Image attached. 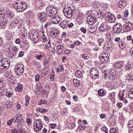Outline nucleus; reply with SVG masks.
<instances>
[{
    "label": "nucleus",
    "instance_id": "nucleus-63",
    "mask_svg": "<svg viewBox=\"0 0 133 133\" xmlns=\"http://www.w3.org/2000/svg\"><path fill=\"white\" fill-rule=\"evenodd\" d=\"M24 54V52L22 51H21L19 52L18 56L19 57H22Z\"/></svg>",
    "mask_w": 133,
    "mask_h": 133
},
{
    "label": "nucleus",
    "instance_id": "nucleus-1",
    "mask_svg": "<svg viewBox=\"0 0 133 133\" xmlns=\"http://www.w3.org/2000/svg\"><path fill=\"white\" fill-rule=\"evenodd\" d=\"M63 12L66 17L70 18L75 13L70 7L65 6L63 10Z\"/></svg>",
    "mask_w": 133,
    "mask_h": 133
},
{
    "label": "nucleus",
    "instance_id": "nucleus-32",
    "mask_svg": "<svg viewBox=\"0 0 133 133\" xmlns=\"http://www.w3.org/2000/svg\"><path fill=\"white\" fill-rule=\"evenodd\" d=\"M37 111H38L42 113H45V112H47L48 111L47 109L44 108H39L36 109Z\"/></svg>",
    "mask_w": 133,
    "mask_h": 133
},
{
    "label": "nucleus",
    "instance_id": "nucleus-7",
    "mask_svg": "<svg viewBox=\"0 0 133 133\" xmlns=\"http://www.w3.org/2000/svg\"><path fill=\"white\" fill-rule=\"evenodd\" d=\"M24 66L22 64H19L16 66L15 69L16 74L18 75H22L24 71Z\"/></svg>",
    "mask_w": 133,
    "mask_h": 133
},
{
    "label": "nucleus",
    "instance_id": "nucleus-41",
    "mask_svg": "<svg viewBox=\"0 0 133 133\" xmlns=\"http://www.w3.org/2000/svg\"><path fill=\"white\" fill-rule=\"evenodd\" d=\"M25 100L26 103L25 104V105L27 106L29 103L30 100V97L28 95L26 96Z\"/></svg>",
    "mask_w": 133,
    "mask_h": 133
},
{
    "label": "nucleus",
    "instance_id": "nucleus-52",
    "mask_svg": "<svg viewBox=\"0 0 133 133\" xmlns=\"http://www.w3.org/2000/svg\"><path fill=\"white\" fill-rule=\"evenodd\" d=\"M50 42V41L49 40L47 44H45V46L46 47V49H49V48L51 47V45Z\"/></svg>",
    "mask_w": 133,
    "mask_h": 133
},
{
    "label": "nucleus",
    "instance_id": "nucleus-42",
    "mask_svg": "<svg viewBox=\"0 0 133 133\" xmlns=\"http://www.w3.org/2000/svg\"><path fill=\"white\" fill-rule=\"evenodd\" d=\"M127 126L129 128H132L133 127V120H131L128 122Z\"/></svg>",
    "mask_w": 133,
    "mask_h": 133
},
{
    "label": "nucleus",
    "instance_id": "nucleus-2",
    "mask_svg": "<svg viewBox=\"0 0 133 133\" xmlns=\"http://www.w3.org/2000/svg\"><path fill=\"white\" fill-rule=\"evenodd\" d=\"M46 9V14L48 16H52L56 15L57 13L56 9L52 6H48Z\"/></svg>",
    "mask_w": 133,
    "mask_h": 133
},
{
    "label": "nucleus",
    "instance_id": "nucleus-47",
    "mask_svg": "<svg viewBox=\"0 0 133 133\" xmlns=\"http://www.w3.org/2000/svg\"><path fill=\"white\" fill-rule=\"evenodd\" d=\"M5 85V84L2 80H0V88H1L4 87Z\"/></svg>",
    "mask_w": 133,
    "mask_h": 133
},
{
    "label": "nucleus",
    "instance_id": "nucleus-4",
    "mask_svg": "<svg viewBox=\"0 0 133 133\" xmlns=\"http://www.w3.org/2000/svg\"><path fill=\"white\" fill-rule=\"evenodd\" d=\"M34 129L36 131L41 130L43 128L42 122L41 121V119L36 120L34 122Z\"/></svg>",
    "mask_w": 133,
    "mask_h": 133
},
{
    "label": "nucleus",
    "instance_id": "nucleus-38",
    "mask_svg": "<svg viewBox=\"0 0 133 133\" xmlns=\"http://www.w3.org/2000/svg\"><path fill=\"white\" fill-rule=\"evenodd\" d=\"M128 95L130 98H133V89L130 90L128 93Z\"/></svg>",
    "mask_w": 133,
    "mask_h": 133
},
{
    "label": "nucleus",
    "instance_id": "nucleus-62",
    "mask_svg": "<svg viewBox=\"0 0 133 133\" xmlns=\"http://www.w3.org/2000/svg\"><path fill=\"white\" fill-rule=\"evenodd\" d=\"M100 117L102 119L106 118V114H102L100 115Z\"/></svg>",
    "mask_w": 133,
    "mask_h": 133
},
{
    "label": "nucleus",
    "instance_id": "nucleus-9",
    "mask_svg": "<svg viewBox=\"0 0 133 133\" xmlns=\"http://www.w3.org/2000/svg\"><path fill=\"white\" fill-rule=\"evenodd\" d=\"M47 15L44 13H39L38 14V18L39 20H41L42 22H47L46 19Z\"/></svg>",
    "mask_w": 133,
    "mask_h": 133
},
{
    "label": "nucleus",
    "instance_id": "nucleus-64",
    "mask_svg": "<svg viewBox=\"0 0 133 133\" xmlns=\"http://www.w3.org/2000/svg\"><path fill=\"white\" fill-rule=\"evenodd\" d=\"M61 89L62 91L63 92H65V91L66 90V89L64 86H62L61 87Z\"/></svg>",
    "mask_w": 133,
    "mask_h": 133
},
{
    "label": "nucleus",
    "instance_id": "nucleus-6",
    "mask_svg": "<svg viewBox=\"0 0 133 133\" xmlns=\"http://www.w3.org/2000/svg\"><path fill=\"white\" fill-rule=\"evenodd\" d=\"M98 14V13L96 12L95 13L89 15L87 18V21L88 23L90 25L93 24L94 22L96 19V16L95 15Z\"/></svg>",
    "mask_w": 133,
    "mask_h": 133
},
{
    "label": "nucleus",
    "instance_id": "nucleus-57",
    "mask_svg": "<svg viewBox=\"0 0 133 133\" xmlns=\"http://www.w3.org/2000/svg\"><path fill=\"white\" fill-rule=\"evenodd\" d=\"M42 57V56L41 55H36L35 57L37 59L40 60L41 59V58Z\"/></svg>",
    "mask_w": 133,
    "mask_h": 133
},
{
    "label": "nucleus",
    "instance_id": "nucleus-16",
    "mask_svg": "<svg viewBox=\"0 0 133 133\" xmlns=\"http://www.w3.org/2000/svg\"><path fill=\"white\" fill-rule=\"evenodd\" d=\"M108 55L106 54H104L103 55L100 56V59L101 62L103 63L107 62L108 61L109 57Z\"/></svg>",
    "mask_w": 133,
    "mask_h": 133
},
{
    "label": "nucleus",
    "instance_id": "nucleus-45",
    "mask_svg": "<svg viewBox=\"0 0 133 133\" xmlns=\"http://www.w3.org/2000/svg\"><path fill=\"white\" fill-rule=\"evenodd\" d=\"M12 106V104L10 102H9L8 104H5V107L8 109L11 108Z\"/></svg>",
    "mask_w": 133,
    "mask_h": 133
},
{
    "label": "nucleus",
    "instance_id": "nucleus-10",
    "mask_svg": "<svg viewBox=\"0 0 133 133\" xmlns=\"http://www.w3.org/2000/svg\"><path fill=\"white\" fill-rule=\"evenodd\" d=\"M122 26L119 24H117L113 28V31L114 33L119 34L122 31Z\"/></svg>",
    "mask_w": 133,
    "mask_h": 133
},
{
    "label": "nucleus",
    "instance_id": "nucleus-50",
    "mask_svg": "<svg viewBox=\"0 0 133 133\" xmlns=\"http://www.w3.org/2000/svg\"><path fill=\"white\" fill-rule=\"evenodd\" d=\"M101 129L104 131L105 133H108V129L105 126H103L102 127Z\"/></svg>",
    "mask_w": 133,
    "mask_h": 133
},
{
    "label": "nucleus",
    "instance_id": "nucleus-12",
    "mask_svg": "<svg viewBox=\"0 0 133 133\" xmlns=\"http://www.w3.org/2000/svg\"><path fill=\"white\" fill-rule=\"evenodd\" d=\"M13 6L14 8L16 9L17 11L19 12H22L21 9V5L20 2H15L13 3Z\"/></svg>",
    "mask_w": 133,
    "mask_h": 133
},
{
    "label": "nucleus",
    "instance_id": "nucleus-22",
    "mask_svg": "<svg viewBox=\"0 0 133 133\" xmlns=\"http://www.w3.org/2000/svg\"><path fill=\"white\" fill-rule=\"evenodd\" d=\"M15 90L16 91L21 92L23 90L22 85L19 83H18L17 85V86L15 88Z\"/></svg>",
    "mask_w": 133,
    "mask_h": 133
},
{
    "label": "nucleus",
    "instance_id": "nucleus-53",
    "mask_svg": "<svg viewBox=\"0 0 133 133\" xmlns=\"http://www.w3.org/2000/svg\"><path fill=\"white\" fill-rule=\"evenodd\" d=\"M109 74H116V72L113 69H111L109 70Z\"/></svg>",
    "mask_w": 133,
    "mask_h": 133
},
{
    "label": "nucleus",
    "instance_id": "nucleus-3",
    "mask_svg": "<svg viewBox=\"0 0 133 133\" xmlns=\"http://www.w3.org/2000/svg\"><path fill=\"white\" fill-rule=\"evenodd\" d=\"M30 38L31 39L35 42L38 41L39 39L37 32L35 30H30L29 33Z\"/></svg>",
    "mask_w": 133,
    "mask_h": 133
},
{
    "label": "nucleus",
    "instance_id": "nucleus-48",
    "mask_svg": "<svg viewBox=\"0 0 133 133\" xmlns=\"http://www.w3.org/2000/svg\"><path fill=\"white\" fill-rule=\"evenodd\" d=\"M109 74V77L111 80H114L115 79V77L116 74Z\"/></svg>",
    "mask_w": 133,
    "mask_h": 133
},
{
    "label": "nucleus",
    "instance_id": "nucleus-15",
    "mask_svg": "<svg viewBox=\"0 0 133 133\" xmlns=\"http://www.w3.org/2000/svg\"><path fill=\"white\" fill-rule=\"evenodd\" d=\"M108 26L105 22H104L100 25L99 27L100 31L102 32H103L107 30Z\"/></svg>",
    "mask_w": 133,
    "mask_h": 133
},
{
    "label": "nucleus",
    "instance_id": "nucleus-31",
    "mask_svg": "<svg viewBox=\"0 0 133 133\" xmlns=\"http://www.w3.org/2000/svg\"><path fill=\"white\" fill-rule=\"evenodd\" d=\"M73 82L76 87H78L80 84V81L77 79H74L73 80Z\"/></svg>",
    "mask_w": 133,
    "mask_h": 133
},
{
    "label": "nucleus",
    "instance_id": "nucleus-26",
    "mask_svg": "<svg viewBox=\"0 0 133 133\" xmlns=\"http://www.w3.org/2000/svg\"><path fill=\"white\" fill-rule=\"evenodd\" d=\"M6 17L10 18L11 19L14 16V14L12 12H8L5 13Z\"/></svg>",
    "mask_w": 133,
    "mask_h": 133
},
{
    "label": "nucleus",
    "instance_id": "nucleus-27",
    "mask_svg": "<svg viewBox=\"0 0 133 133\" xmlns=\"http://www.w3.org/2000/svg\"><path fill=\"white\" fill-rule=\"evenodd\" d=\"M12 51L15 52V53L13 54V56H15L17 54V52L19 51V48L18 46H13L12 48Z\"/></svg>",
    "mask_w": 133,
    "mask_h": 133
},
{
    "label": "nucleus",
    "instance_id": "nucleus-36",
    "mask_svg": "<svg viewBox=\"0 0 133 133\" xmlns=\"http://www.w3.org/2000/svg\"><path fill=\"white\" fill-rule=\"evenodd\" d=\"M22 131L21 130H17L15 128L14 129L11 131V133H22Z\"/></svg>",
    "mask_w": 133,
    "mask_h": 133
},
{
    "label": "nucleus",
    "instance_id": "nucleus-17",
    "mask_svg": "<svg viewBox=\"0 0 133 133\" xmlns=\"http://www.w3.org/2000/svg\"><path fill=\"white\" fill-rule=\"evenodd\" d=\"M125 64L124 62H116L114 65V66L118 69H121Z\"/></svg>",
    "mask_w": 133,
    "mask_h": 133
},
{
    "label": "nucleus",
    "instance_id": "nucleus-34",
    "mask_svg": "<svg viewBox=\"0 0 133 133\" xmlns=\"http://www.w3.org/2000/svg\"><path fill=\"white\" fill-rule=\"evenodd\" d=\"M6 24V20L4 21L3 18H1L0 19V25L3 26L5 25Z\"/></svg>",
    "mask_w": 133,
    "mask_h": 133
},
{
    "label": "nucleus",
    "instance_id": "nucleus-46",
    "mask_svg": "<svg viewBox=\"0 0 133 133\" xmlns=\"http://www.w3.org/2000/svg\"><path fill=\"white\" fill-rule=\"evenodd\" d=\"M46 101L45 100H43L41 99L38 102V104L39 105H41L43 104H46Z\"/></svg>",
    "mask_w": 133,
    "mask_h": 133
},
{
    "label": "nucleus",
    "instance_id": "nucleus-30",
    "mask_svg": "<svg viewBox=\"0 0 133 133\" xmlns=\"http://www.w3.org/2000/svg\"><path fill=\"white\" fill-rule=\"evenodd\" d=\"M5 94L6 97L10 98L13 95L14 93L13 92L7 91L6 92H5Z\"/></svg>",
    "mask_w": 133,
    "mask_h": 133
},
{
    "label": "nucleus",
    "instance_id": "nucleus-13",
    "mask_svg": "<svg viewBox=\"0 0 133 133\" xmlns=\"http://www.w3.org/2000/svg\"><path fill=\"white\" fill-rule=\"evenodd\" d=\"M107 16L110 23H113L115 21V18L114 15L110 13H108L107 15Z\"/></svg>",
    "mask_w": 133,
    "mask_h": 133
},
{
    "label": "nucleus",
    "instance_id": "nucleus-43",
    "mask_svg": "<svg viewBox=\"0 0 133 133\" xmlns=\"http://www.w3.org/2000/svg\"><path fill=\"white\" fill-rule=\"evenodd\" d=\"M88 30L91 33L94 32L96 31L94 29V28L93 26H92L91 27H89L88 29Z\"/></svg>",
    "mask_w": 133,
    "mask_h": 133
},
{
    "label": "nucleus",
    "instance_id": "nucleus-23",
    "mask_svg": "<svg viewBox=\"0 0 133 133\" xmlns=\"http://www.w3.org/2000/svg\"><path fill=\"white\" fill-rule=\"evenodd\" d=\"M15 116L16 117V120L18 121L17 122H18V123H19V122L21 123L23 121V119L22 118L21 114H17L15 115Z\"/></svg>",
    "mask_w": 133,
    "mask_h": 133
},
{
    "label": "nucleus",
    "instance_id": "nucleus-54",
    "mask_svg": "<svg viewBox=\"0 0 133 133\" xmlns=\"http://www.w3.org/2000/svg\"><path fill=\"white\" fill-rule=\"evenodd\" d=\"M81 42L78 41H76L75 43V45L77 46L80 45L81 44Z\"/></svg>",
    "mask_w": 133,
    "mask_h": 133
},
{
    "label": "nucleus",
    "instance_id": "nucleus-24",
    "mask_svg": "<svg viewBox=\"0 0 133 133\" xmlns=\"http://www.w3.org/2000/svg\"><path fill=\"white\" fill-rule=\"evenodd\" d=\"M125 69L126 71L131 72L133 70V67L131 64H128L126 65Z\"/></svg>",
    "mask_w": 133,
    "mask_h": 133
},
{
    "label": "nucleus",
    "instance_id": "nucleus-61",
    "mask_svg": "<svg viewBox=\"0 0 133 133\" xmlns=\"http://www.w3.org/2000/svg\"><path fill=\"white\" fill-rule=\"evenodd\" d=\"M31 121L32 120L31 119L28 118L27 119L26 122L28 125H29L31 124Z\"/></svg>",
    "mask_w": 133,
    "mask_h": 133
},
{
    "label": "nucleus",
    "instance_id": "nucleus-11",
    "mask_svg": "<svg viewBox=\"0 0 133 133\" xmlns=\"http://www.w3.org/2000/svg\"><path fill=\"white\" fill-rule=\"evenodd\" d=\"M127 1L121 0L119 1L117 4V6L121 9H123L127 4Z\"/></svg>",
    "mask_w": 133,
    "mask_h": 133
},
{
    "label": "nucleus",
    "instance_id": "nucleus-59",
    "mask_svg": "<svg viewBox=\"0 0 133 133\" xmlns=\"http://www.w3.org/2000/svg\"><path fill=\"white\" fill-rule=\"evenodd\" d=\"M115 96V93L114 92L112 93L110 95V96L109 97V98H114Z\"/></svg>",
    "mask_w": 133,
    "mask_h": 133
},
{
    "label": "nucleus",
    "instance_id": "nucleus-8",
    "mask_svg": "<svg viewBox=\"0 0 133 133\" xmlns=\"http://www.w3.org/2000/svg\"><path fill=\"white\" fill-rule=\"evenodd\" d=\"M90 75L93 79H96L98 76L99 72L96 68H93L91 69Z\"/></svg>",
    "mask_w": 133,
    "mask_h": 133
},
{
    "label": "nucleus",
    "instance_id": "nucleus-19",
    "mask_svg": "<svg viewBox=\"0 0 133 133\" xmlns=\"http://www.w3.org/2000/svg\"><path fill=\"white\" fill-rule=\"evenodd\" d=\"M125 26V28L123 30L125 32L130 31L133 28V25H132L130 23L126 24Z\"/></svg>",
    "mask_w": 133,
    "mask_h": 133
},
{
    "label": "nucleus",
    "instance_id": "nucleus-55",
    "mask_svg": "<svg viewBox=\"0 0 133 133\" xmlns=\"http://www.w3.org/2000/svg\"><path fill=\"white\" fill-rule=\"evenodd\" d=\"M40 77V75L38 74H37L36 75L35 81H38L39 80V77Z\"/></svg>",
    "mask_w": 133,
    "mask_h": 133
},
{
    "label": "nucleus",
    "instance_id": "nucleus-5",
    "mask_svg": "<svg viewBox=\"0 0 133 133\" xmlns=\"http://www.w3.org/2000/svg\"><path fill=\"white\" fill-rule=\"evenodd\" d=\"M9 60L7 58H4L0 62V69H3L8 68L9 66Z\"/></svg>",
    "mask_w": 133,
    "mask_h": 133
},
{
    "label": "nucleus",
    "instance_id": "nucleus-49",
    "mask_svg": "<svg viewBox=\"0 0 133 133\" xmlns=\"http://www.w3.org/2000/svg\"><path fill=\"white\" fill-rule=\"evenodd\" d=\"M110 133H117L116 129L114 128H112L110 129Z\"/></svg>",
    "mask_w": 133,
    "mask_h": 133
},
{
    "label": "nucleus",
    "instance_id": "nucleus-28",
    "mask_svg": "<svg viewBox=\"0 0 133 133\" xmlns=\"http://www.w3.org/2000/svg\"><path fill=\"white\" fill-rule=\"evenodd\" d=\"M98 95L101 97L104 96L105 95L106 93L102 89H100L98 92Z\"/></svg>",
    "mask_w": 133,
    "mask_h": 133
},
{
    "label": "nucleus",
    "instance_id": "nucleus-44",
    "mask_svg": "<svg viewBox=\"0 0 133 133\" xmlns=\"http://www.w3.org/2000/svg\"><path fill=\"white\" fill-rule=\"evenodd\" d=\"M46 23L44 25V28L45 29L47 28L48 26H49L50 25L51 23V21H48L47 19V22H46Z\"/></svg>",
    "mask_w": 133,
    "mask_h": 133
},
{
    "label": "nucleus",
    "instance_id": "nucleus-21",
    "mask_svg": "<svg viewBox=\"0 0 133 133\" xmlns=\"http://www.w3.org/2000/svg\"><path fill=\"white\" fill-rule=\"evenodd\" d=\"M68 22L65 20H64L60 23L59 25L62 28L64 29L68 26Z\"/></svg>",
    "mask_w": 133,
    "mask_h": 133
},
{
    "label": "nucleus",
    "instance_id": "nucleus-39",
    "mask_svg": "<svg viewBox=\"0 0 133 133\" xmlns=\"http://www.w3.org/2000/svg\"><path fill=\"white\" fill-rule=\"evenodd\" d=\"M31 13L30 12H28L25 13V16L28 18L30 19L31 17Z\"/></svg>",
    "mask_w": 133,
    "mask_h": 133
},
{
    "label": "nucleus",
    "instance_id": "nucleus-18",
    "mask_svg": "<svg viewBox=\"0 0 133 133\" xmlns=\"http://www.w3.org/2000/svg\"><path fill=\"white\" fill-rule=\"evenodd\" d=\"M60 21V19L58 16H55L53 17L51 19V23L54 24H57Z\"/></svg>",
    "mask_w": 133,
    "mask_h": 133
},
{
    "label": "nucleus",
    "instance_id": "nucleus-33",
    "mask_svg": "<svg viewBox=\"0 0 133 133\" xmlns=\"http://www.w3.org/2000/svg\"><path fill=\"white\" fill-rule=\"evenodd\" d=\"M118 46L120 48L122 49H123L126 47V45L124 42H119Z\"/></svg>",
    "mask_w": 133,
    "mask_h": 133
},
{
    "label": "nucleus",
    "instance_id": "nucleus-58",
    "mask_svg": "<svg viewBox=\"0 0 133 133\" xmlns=\"http://www.w3.org/2000/svg\"><path fill=\"white\" fill-rule=\"evenodd\" d=\"M129 14V12H128V10H126L125 11L124 13V16L125 17H127Z\"/></svg>",
    "mask_w": 133,
    "mask_h": 133
},
{
    "label": "nucleus",
    "instance_id": "nucleus-29",
    "mask_svg": "<svg viewBox=\"0 0 133 133\" xmlns=\"http://www.w3.org/2000/svg\"><path fill=\"white\" fill-rule=\"evenodd\" d=\"M20 3L21 6V7L22 9V12H23L26 9L27 7V5L26 3L24 2H20Z\"/></svg>",
    "mask_w": 133,
    "mask_h": 133
},
{
    "label": "nucleus",
    "instance_id": "nucleus-20",
    "mask_svg": "<svg viewBox=\"0 0 133 133\" xmlns=\"http://www.w3.org/2000/svg\"><path fill=\"white\" fill-rule=\"evenodd\" d=\"M124 90H123V91H121L119 92V96L120 98V100H124L125 99L127 94H124Z\"/></svg>",
    "mask_w": 133,
    "mask_h": 133
},
{
    "label": "nucleus",
    "instance_id": "nucleus-60",
    "mask_svg": "<svg viewBox=\"0 0 133 133\" xmlns=\"http://www.w3.org/2000/svg\"><path fill=\"white\" fill-rule=\"evenodd\" d=\"M48 61L47 60H45L44 61V66L46 67H47L48 66Z\"/></svg>",
    "mask_w": 133,
    "mask_h": 133
},
{
    "label": "nucleus",
    "instance_id": "nucleus-25",
    "mask_svg": "<svg viewBox=\"0 0 133 133\" xmlns=\"http://www.w3.org/2000/svg\"><path fill=\"white\" fill-rule=\"evenodd\" d=\"M82 72L79 70H77L75 72V76L77 77L80 78L82 77Z\"/></svg>",
    "mask_w": 133,
    "mask_h": 133
},
{
    "label": "nucleus",
    "instance_id": "nucleus-37",
    "mask_svg": "<svg viewBox=\"0 0 133 133\" xmlns=\"http://www.w3.org/2000/svg\"><path fill=\"white\" fill-rule=\"evenodd\" d=\"M82 58L85 61H87L89 59L90 57L88 56V55L83 54L82 55Z\"/></svg>",
    "mask_w": 133,
    "mask_h": 133
},
{
    "label": "nucleus",
    "instance_id": "nucleus-14",
    "mask_svg": "<svg viewBox=\"0 0 133 133\" xmlns=\"http://www.w3.org/2000/svg\"><path fill=\"white\" fill-rule=\"evenodd\" d=\"M57 53L58 55L62 54L64 50L63 46L61 45H58L56 48Z\"/></svg>",
    "mask_w": 133,
    "mask_h": 133
},
{
    "label": "nucleus",
    "instance_id": "nucleus-40",
    "mask_svg": "<svg viewBox=\"0 0 133 133\" xmlns=\"http://www.w3.org/2000/svg\"><path fill=\"white\" fill-rule=\"evenodd\" d=\"M98 45L99 46H102L104 45V41L103 39H100L98 40Z\"/></svg>",
    "mask_w": 133,
    "mask_h": 133
},
{
    "label": "nucleus",
    "instance_id": "nucleus-35",
    "mask_svg": "<svg viewBox=\"0 0 133 133\" xmlns=\"http://www.w3.org/2000/svg\"><path fill=\"white\" fill-rule=\"evenodd\" d=\"M50 34L52 37L55 38L56 37V36L58 34V33L57 32H56L55 31H52L51 32Z\"/></svg>",
    "mask_w": 133,
    "mask_h": 133
},
{
    "label": "nucleus",
    "instance_id": "nucleus-56",
    "mask_svg": "<svg viewBox=\"0 0 133 133\" xmlns=\"http://www.w3.org/2000/svg\"><path fill=\"white\" fill-rule=\"evenodd\" d=\"M56 126V124L55 123L50 124V127L52 129L55 128Z\"/></svg>",
    "mask_w": 133,
    "mask_h": 133
},
{
    "label": "nucleus",
    "instance_id": "nucleus-51",
    "mask_svg": "<svg viewBox=\"0 0 133 133\" xmlns=\"http://www.w3.org/2000/svg\"><path fill=\"white\" fill-rule=\"evenodd\" d=\"M78 128L79 129L83 130L85 128V126L83 124H81L78 126Z\"/></svg>",
    "mask_w": 133,
    "mask_h": 133
}]
</instances>
